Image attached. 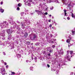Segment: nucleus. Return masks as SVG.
<instances>
[{
	"label": "nucleus",
	"mask_w": 75,
	"mask_h": 75,
	"mask_svg": "<svg viewBox=\"0 0 75 75\" xmlns=\"http://www.w3.org/2000/svg\"><path fill=\"white\" fill-rule=\"evenodd\" d=\"M0 25L1 27V28H5L7 27L8 25V23L6 21L4 22L3 23H1L0 24Z\"/></svg>",
	"instance_id": "f257e3e1"
},
{
	"label": "nucleus",
	"mask_w": 75,
	"mask_h": 75,
	"mask_svg": "<svg viewBox=\"0 0 75 75\" xmlns=\"http://www.w3.org/2000/svg\"><path fill=\"white\" fill-rule=\"evenodd\" d=\"M6 31L8 34V35H9V38H8V39H9V40L11 39V38L12 37L11 36V35L10 34H11L12 33L13 31H12L11 29H8Z\"/></svg>",
	"instance_id": "f03ea898"
},
{
	"label": "nucleus",
	"mask_w": 75,
	"mask_h": 75,
	"mask_svg": "<svg viewBox=\"0 0 75 75\" xmlns=\"http://www.w3.org/2000/svg\"><path fill=\"white\" fill-rule=\"evenodd\" d=\"M56 1L57 3H59L58 0H46L47 3H50L51 2H56Z\"/></svg>",
	"instance_id": "7ed1b4c3"
},
{
	"label": "nucleus",
	"mask_w": 75,
	"mask_h": 75,
	"mask_svg": "<svg viewBox=\"0 0 75 75\" xmlns=\"http://www.w3.org/2000/svg\"><path fill=\"white\" fill-rule=\"evenodd\" d=\"M67 54L65 56V57L66 58H67L69 61H71V60H70V56H69V55H68L69 53V51H67Z\"/></svg>",
	"instance_id": "20e7f679"
},
{
	"label": "nucleus",
	"mask_w": 75,
	"mask_h": 75,
	"mask_svg": "<svg viewBox=\"0 0 75 75\" xmlns=\"http://www.w3.org/2000/svg\"><path fill=\"white\" fill-rule=\"evenodd\" d=\"M70 9V13H71V17H72V18H75V14H74L73 13H72V11H73V10L72 9H71L70 8H69Z\"/></svg>",
	"instance_id": "39448f33"
},
{
	"label": "nucleus",
	"mask_w": 75,
	"mask_h": 75,
	"mask_svg": "<svg viewBox=\"0 0 75 75\" xmlns=\"http://www.w3.org/2000/svg\"><path fill=\"white\" fill-rule=\"evenodd\" d=\"M30 21L29 20H25V21L23 22H22V27H23V26H24V23H29V24H30V22L29 21Z\"/></svg>",
	"instance_id": "423d86ee"
},
{
	"label": "nucleus",
	"mask_w": 75,
	"mask_h": 75,
	"mask_svg": "<svg viewBox=\"0 0 75 75\" xmlns=\"http://www.w3.org/2000/svg\"><path fill=\"white\" fill-rule=\"evenodd\" d=\"M29 2H32V4H35L34 1H36V3H38L40 1L39 0H29Z\"/></svg>",
	"instance_id": "0eeeda50"
},
{
	"label": "nucleus",
	"mask_w": 75,
	"mask_h": 75,
	"mask_svg": "<svg viewBox=\"0 0 75 75\" xmlns=\"http://www.w3.org/2000/svg\"><path fill=\"white\" fill-rule=\"evenodd\" d=\"M33 36H32L31 38V40H35L36 39V38H37V36H36V35L35 34H34L33 35Z\"/></svg>",
	"instance_id": "6e6552de"
},
{
	"label": "nucleus",
	"mask_w": 75,
	"mask_h": 75,
	"mask_svg": "<svg viewBox=\"0 0 75 75\" xmlns=\"http://www.w3.org/2000/svg\"><path fill=\"white\" fill-rule=\"evenodd\" d=\"M46 4V3L43 4V6H45L43 8L45 9V10H46V11H47L48 8V7H47V6L45 5Z\"/></svg>",
	"instance_id": "1a4fd4ad"
},
{
	"label": "nucleus",
	"mask_w": 75,
	"mask_h": 75,
	"mask_svg": "<svg viewBox=\"0 0 75 75\" xmlns=\"http://www.w3.org/2000/svg\"><path fill=\"white\" fill-rule=\"evenodd\" d=\"M35 11L38 13V15H41V14H42V12H41L40 11H38V10H35Z\"/></svg>",
	"instance_id": "9d476101"
},
{
	"label": "nucleus",
	"mask_w": 75,
	"mask_h": 75,
	"mask_svg": "<svg viewBox=\"0 0 75 75\" xmlns=\"http://www.w3.org/2000/svg\"><path fill=\"white\" fill-rule=\"evenodd\" d=\"M71 32L72 35H74L75 33V29H74V30H71Z\"/></svg>",
	"instance_id": "9b49d317"
},
{
	"label": "nucleus",
	"mask_w": 75,
	"mask_h": 75,
	"mask_svg": "<svg viewBox=\"0 0 75 75\" xmlns=\"http://www.w3.org/2000/svg\"><path fill=\"white\" fill-rule=\"evenodd\" d=\"M71 4V0H69V1L68 2V7H70Z\"/></svg>",
	"instance_id": "f8f14e48"
},
{
	"label": "nucleus",
	"mask_w": 75,
	"mask_h": 75,
	"mask_svg": "<svg viewBox=\"0 0 75 75\" xmlns=\"http://www.w3.org/2000/svg\"><path fill=\"white\" fill-rule=\"evenodd\" d=\"M25 4L26 5H28V6H31V4L30 3L28 2V1H27L26 3H25Z\"/></svg>",
	"instance_id": "ddd939ff"
},
{
	"label": "nucleus",
	"mask_w": 75,
	"mask_h": 75,
	"mask_svg": "<svg viewBox=\"0 0 75 75\" xmlns=\"http://www.w3.org/2000/svg\"><path fill=\"white\" fill-rule=\"evenodd\" d=\"M64 11V14H65L64 15V16H67V13H66V12H67V10Z\"/></svg>",
	"instance_id": "4468645a"
},
{
	"label": "nucleus",
	"mask_w": 75,
	"mask_h": 75,
	"mask_svg": "<svg viewBox=\"0 0 75 75\" xmlns=\"http://www.w3.org/2000/svg\"><path fill=\"white\" fill-rule=\"evenodd\" d=\"M66 42H67V43H69V42H70V40L69 39H67L66 40Z\"/></svg>",
	"instance_id": "2eb2a0df"
},
{
	"label": "nucleus",
	"mask_w": 75,
	"mask_h": 75,
	"mask_svg": "<svg viewBox=\"0 0 75 75\" xmlns=\"http://www.w3.org/2000/svg\"><path fill=\"white\" fill-rule=\"evenodd\" d=\"M0 11L1 12V13H3L4 12V10H3V9H1L0 10Z\"/></svg>",
	"instance_id": "dca6fc26"
},
{
	"label": "nucleus",
	"mask_w": 75,
	"mask_h": 75,
	"mask_svg": "<svg viewBox=\"0 0 75 75\" xmlns=\"http://www.w3.org/2000/svg\"><path fill=\"white\" fill-rule=\"evenodd\" d=\"M70 54H71V55H72L73 54V51H70Z\"/></svg>",
	"instance_id": "f3484780"
},
{
	"label": "nucleus",
	"mask_w": 75,
	"mask_h": 75,
	"mask_svg": "<svg viewBox=\"0 0 75 75\" xmlns=\"http://www.w3.org/2000/svg\"><path fill=\"white\" fill-rule=\"evenodd\" d=\"M27 35H28V33H25L24 35V36H25V37H27Z\"/></svg>",
	"instance_id": "a211bd4d"
},
{
	"label": "nucleus",
	"mask_w": 75,
	"mask_h": 75,
	"mask_svg": "<svg viewBox=\"0 0 75 75\" xmlns=\"http://www.w3.org/2000/svg\"><path fill=\"white\" fill-rule=\"evenodd\" d=\"M18 7H21V4L19 3L18 4Z\"/></svg>",
	"instance_id": "6ab92c4d"
},
{
	"label": "nucleus",
	"mask_w": 75,
	"mask_h": 75,
	"mask_svg": "<svg viewBox=\"0 0 75 75\" xmlns=\"http://www.w3.org/2000/svg\"><path fill=\"white\" fill-rule=\"evenodd\" d=\"M30 69L31 70V71H33V67H30Z\"/></svg>",
	"instance_id": "aec40b11"
},
{
	"label": "nucleus",
	"mask_w": 75,
	"mask_h": 75,
	"mask_svg": "<svg viewBox=\"0 0 75 75\" xmlns=\"http://www.w3.org/2000/svg\"><path fill=\"white\" fill-rule=\"evenodd\" d=\"M40 45V43L37 42L35 44V45Z\"/></svg>",
	"instance_id": "412c9836"
},
{
	"label": "nucleus",
	"mask_w": 75,
	"mask_h": 75,
	"mask_svg": "<svg viewBox=\"0 0 75 75\" xmlns=\"http://www.w3.org/2000/svg\"><path fill=\"white\" fill-rule=\"evenodd\" d=\"M11 74H11V75H14V74H15V72H11Z\"/></svg>",
	"instance_id": "4be33fe9"
},
{
	"label": "nucleus",
	"mask_w": 75,
	"mask_h": 75,
	"mask_svg": "<svg viewBox=\"0 0 75 75\" xmlns=\"http://www.w3.org/2000/svg\"><path fill=\"white\" fill-rule=\"evenodd\" d=\"M17 10L19 11L20 10V8L19 7H18L16 9Z\"/></svg>",
	"instance_id": "5701e85b"
},
{
	"label": "nucleus",
	"mask_w": 75,
	"mask_h": 75,
	"mask_svg": "<svg viewBox=\"0 0 75 75\" xmlns=\"http://www.w3.org/2000/svg\"><path fill=\"white\" fill-rule=\"evenodd\" d=\"M68 38H69V39L70 40H71V39H72V38H71V37L69 36Z\"/></svg>",
	"instance_id": "b1692460"
},
{
	"label": "nucleus",
	"mask_w": 75,
	"mask_h": 75,
	"mask_svg": "<svg viewBox=\"0 0 75 75\" xmlns=\"http://www.w3.org/2000/svg\"><path fill=\"white\" fill-rule=\"evenodd\" d=\"M49 52H53V50H50Z\"/></svg>",
	"instance_id": "393cba45"
},
{
	"label": "nucleus",
	"mask_w": 75,
	"mask_h": 75,
	"mask_svg": "<svg viewBox=\"0 0 75 75\" xmlns=\"http://www.w3.org/2000/svg\"><path fill=\"white\" fill-rule=\"evenodd\" d=\"M58 72H59V71L58 70L56 72V74H58Z\"/></svg>",
	"instance_id": "a878e982"
},
{
	"label": "nucleus",
	"mask_w": 75,
	"mask_h": 75,
	"mask_svg": "<svg viewBox=\"0 0 75 75\" xmlns=\"http://www.w3.org/2000/svg\"><path fill=\"white\" fill-rule=\"evenodd\" d=\"M62 1L63 2H65V1H66L67 0H62Z\"/></svg>",
	"instance_id": "bb28decb"
},
{
	"label": "nucleus",
	"mask_w": 75,
	"mask_h": 75,
	"mask_svg": "<svg viewBox=\"0 0 75 75\" xmlns=\"http://www.w3.org/2000/svg\"><path fill=\"white\" fill-rule=\"evenodd\" d=\"M47 66L48 68H50V65H49V64H47Z\"/></svg>",
	"instance_id": "cd10ccee"
},
{
	"label": "nucleus",
	"mask_w": 75,
	"mask_h": 75,
	"mask_svg": "<svg viewBox=\"0 0 75 75\" xmlns=\"http://www.w3.org/2000/svg\"><path fill=\"white\" fill-rule=\"evenodd\" d=\"M45 15H48V13L47 12H46L44 13Z\"/></svg>",
	"instance_id": "c85d7f7f"
},
{
	"label": "nucleus",
	"mask_w": 75,
	"mask_h": 75,
	"mask_svg": "<svg viewBox=\"0 0 75 75\" xmlns=\"http://www.w3.org/2000/svg\"><path fill=\"white\" fill-rule=\"evenodd\" d=\"M5 33V30H3V32H2V34H4V33Z\"/></svg>",
	"instance_id": "c756f323"
},
{
	"label": "nucleus",
	"mask_w": 75,
	"mask_h": 75,
	"mask_svg": "<svg viewBox=\"0 0 75 75\" xmlns=\"http://www.w3.org/2000/svg\"><path fill=\"white\" fill-rule=\"evenodd\" d=\"M27 44H28V45H30V42H28L27 43Z\"/></svg>",
	"instance_id": "7c9ffc66"
},
{
	"label": "nucleus",
	"mask_w": 75,
	"mask_h": 75,
	"mask_svg": "<svg viewBox=\"0 0 75 75\" xmlns=\"http://www.w3.org/2000/svg\"><path fill=\"white\" fill-rule=\"evenodd\" d=\"M52 48H55V45H53L52 46Z\"/></svg>",
	"instance_id": "2f4dec72"
},
{
	"label": "nucleus",
	"mask_w": 75,
	"mask_h": 75,
	"mask_svg": "<svg viewBox=\"0 0 75 75\" xmlns=\"http://www.w3.org/2000/svg\"><path fill=\"white\" fill-rule=\"evenodd\" d=\"M67 20H70V18L69 17H68L67 18Z\"/></svg>",
	"instance_id": "473e14b6"
},
{
	"label": "nucleus",
	"mask_w": 75,
	"mask_h": 75,
	"mask_svg": "<svg viewBox=\"0 0 75 75\" xmlns=\"http://www.w3.org/2000/svg\"><path fill=\"white\" fill-rule=\"evenodd\" d=\"M53 7H52L50 8V10H53Z\"/></svg>",
	"instance_id": "72a5a7b5"
},
{
	"label": "nucleus",
	"mask_w": 75,
	"mask_h": 75,
	"mask_svg": "<svg viewBox=\"0 0 75 75\" xmlns=\"http://www.w3.org/2000/svg\"><path fill=\"white\" fill-rule=\"evenodd\" d=\"M61 54H62V55H63V54H64V51H62V52Z\"/></svg>",
	"instance_id": "f704fd0d"
},
{
	"label": "nucleus",
	"mask_w": 75,
	"mask_h": 75,
	"mask_svg": "<svg viewBox=\"0 0 75 75\" xmlns=\"http://www.w3.org/2000/svg\"><path fill=\"white\" fill-rule=\"evenodd\" d=\"M18 55H19V56H20V57H21V55L20 54H18L17 55V57H18Z\"/></svg>",
	"instance_id": "c9c22d12"
},
{
	"label": "nucleus",
	"mask_w": 75,
	"mask_h": 75,
	"mask_svg": "<svg viewBox=\"0 0 75 75\" xmlns=\"http://www.w3.org/2000/svg\"><path fill=\"white\" fill-rule=\"evenodd\" d=\"M3 54L4 55H6V53H5V52H3Z\"/></svg>",
	"instance_id": "e433bc0d"
},
{
	"label": "nucleus",
	"mask_w": 75,
	"mask_h": 75,
	"mask_svg": "<svg viewBox=\"0 0 75 75\" xmlns=\"http://www.w3.org/2000/svg\"><path fill=\"white\" fill-rule=\"evenodd\" d=\"M4 64L5 65H7V63L6 62H4Z\"/></svg>",
	"instance_id": "4c0bfd02"
},
{
	"label": "nucleus",
	"mask_w": 75,
	"mask_h": 75,
	"mask_svg": "<svg viewBox=\"0 0 75 75\" xmlns=\"http://www.w3.org/2000/svg\"><path fill=\"white\" fill-rule=\"evenodd\" d=\"M24 13H23V12L21 13V16H22L23 15V14H24Z\"/></svg>",
	"instance_id": "58836bf2"
},
{
	"label": "nucleus",
	"mask_w": 75,
	"mask_h": 75,
	"mask_svg": "<svg viewBox=\"0 0 75 75\" xmlns=\"http://www.w3.org/2000/svg\"><path fill=\"white\" fill-rule=\"evenodd\" d=\"M40 6V7H41L42 6V4H40L39 5Z\"/></svg>",
	"instance_id": "ea45409f"
},
{
	"label": "nucleus",
	"mask_w": 75,
	"mask_h": 75,
	"mask_svg": "<svg viewBox=\"0 0 75 75\" xmlns=\"http://www.w3.org/2000/svg\"><path fill=\"white\" fill-rule=\"evenodd\" d=\"M1 62L2 63H3V62H4V61H3V60H1Z\"/></svg>",
	"instance_id": "a19ab883"
},
{
	"label": "nucleus",
	"mask_w": 75,
	"mask_h": 75,
	"mask_svg": "<svg viewBox=\"0 0 75 75\" xmlns=\"http://www.w3.org/2000/svg\"><path fill=\"white\" fill-rule=\"evenodd\" d=\"M3 2L2 1L1 2V5L2 4H3Z\"/></svg>",
	"instance_id": "79ce46f5"
},
{
	"label": "nucleus",
	"mask_w": 75,
	"mask_h": 75,
	"mask_svg": "<svg viewBox=\"0 0 75 75\" xmlns=\"http://www.w3.org/2000/svg\"><path fill=\"white\" fill-rule=\"evenodd\" d=\"M49 27H52V25L50 24L49 26Z\"/></svg>",
	"instance_id": "37998d69"
},
{
	"label": "nucleus",
	"mask_w": 75,
	"mask_h": 75,
	"mask_svg": "<svg viewBox=\"0 0 75 75\" xmlns=\"http://www.w3.org/2000/svg\"><path fill=\"white\" fill-rule=\"evenodd\" d=\"M51 71H54V69H51Z\"/></svg>",
	"instance_id": "c03bdc74"
},
{
	"label": "nucleus",
	"mask_w": 75,
	"mask_h": 75,
	"mask_svg": "<svg viewBox=\"0 0 75 75\" xmlns=\"http://www.w3.org/2000/svg\"><path fill=\"white\" fill-rule=\"evenodd\" d=\"M23 1H24V2L25 3V2H26V0H23Z\"/></svg>",
	"instance_id": "a18cd8bd"
},
{
	"label": "nucleus",
	"mask_w": 75,
	"mask_h": 75,
	"mask_svg": "<svg viewBox=\"0 0 75 75\" xmlns=\"http://www.w3.org/2000/svg\"><path fill=\"white\" fill-rule=\"evenodd\" d=\"M8 67V65H7L6 66V68H7V67Z\"/></svg>",
	"instance_id": "49530a36"
},
{
	"label": "nucleus",
	"mask_w": 75,
	"mask_h": 75,
	"mask_svg": "<svg viewBox=\"0 0 75 75\" xmlns=\"http://www.w3.org/2000/svg\"><path fill=\"white\" fill-rule=\"evenodd\" d=\"M39 0V1H41L42 0ZM45 0H43V1H45Z\"/></svg>",
	"instance_id": "de8ad7c7"
},
{
	"label": "nucleus",
	"mask_w": 75,
	"mask_h": 75,
	"mask_svg": "<svg viewBox=\"0 0 75 75\" xmlns=\"http://www.w3.org/2000/svg\"><path fill=\"white\" fill-rule=\"evenodd\" d=\"M25 11H26V12L28 11V10H25Z\"/></svg>",
	"instance_id": "09e8293b"
},
{
	"label": "nucleus",
	"mask_w": 75,
	"mask_h": 75,
	"mask_svg": "<svg viewBox=\"0 0 75 75\" xmlns=\"http://www.w3.org/2000/svg\"><path fill=\"white\" fill-rule=\"evenodd\" d=\"M71 75H72V74H73V72H71Z\"/></svg>",
	"instance_id": "8fccbe9b"
},
{
	"label": "nucleus",
	"mask_w": 75,
	"mask_h": 75,
	"mask_svg": "<svg viewBox=\"0 0 75 75\" xmlns=\"http://www.w3.org/2000/svg\"><path fill=\"white\" fill-rule=\"evenodd\" d=\"M49 22H51V20H49Z\"/></svg>",
	"instance_id": "3c124183"
},
{
	"label": "nucleus",
	"mask_w": 75,
	"mask_h": 75,
	"mask_svg": "<svg viewBox=\"0 0 75 75\" xmlns=\"http://www.w3.org/2000/svg\"><path fill=\"white\" fill-rule=\"evenodd\" d=\"M26 62H28V60H26Z\"/></svg>",
	"instance_id": "603ef678"
},
{
	"label": "nucleus",
	"mask_w": 75,
	"mask_h": 75,
	"mask_svg": "<svg viewBox=\"0 0 75 75\" xmlns=\"http://www.w3.org/2000/svg\"><path fill=\"white\" fill-rule=\"evenodd\" d=\"M17 23H19V21H17Z\"/></svg>",
	"instance_id": "864d4df0"
},
{
	"label": "nucleus",
	"mask_w": 75,
	"mask_h": 75,
	"mask_svg": "<svg viewBox=\"0 0 75 75\" xmlns=\"http://www.w3.org/2000/svg\"><path fill=\"white\" fill-rule=\"evenodd\" d=\"M50 36H51V37H52V35H51Z\"/></svg>",
	"instance_id": "5fc2aeb1"
},
{
	"label": "nucleus",
	"mask_w": 75,
	"mask_h": 75,
	"mask_svg": "<svg viewBox=\"0 0 75 75\" xmlns=\"http://www.w3.org/2000/svg\"><path fill=\"white\" fill-rule=\"evenodd\" d=\"M54 42L53 41H52L51 43H52V44H53V43Z\"/></svg>",
	"instance_id": "6e6d98bb"
},
{
	"label": "nucleus",
	"mask_w": 75,
	"mask_h": 75,
	"mask_svg": "<svg viewBox=\"0 0 75 75\" xmlns=\"http://www.w3.org/2000/svg\"><path fill=\"white\" fill-rule=\"evenodd\" d=\"M50 54H48V55L49 56H50Z\"/></svg>",
	"instance_id": "4d7b16f0"
},
{
	"label": "nucleus",
	"mask_w": 75,
	"mask_h": 75,
	"mask_svg": "<svg viewBox=\"0 0 75 75\" xmlns=\"http://www.w3.org/2000/svg\"><path fill=\"white\" fill-rule=\"evenodd\" d=\"M35 60H36L37 59V58H36V57H35Z\"/></svg>",
	"instance_id": "13d9d810"
},
{
	"label": "nucleus",
	"mask_w": 75,
	"mask_h": 75,
	"mask_svg": "<svg viewBox=\"0 0 75 75\" xmlns=\"http://www.w3.org/2000/svg\"><path fill=\"white\" fill-rule=\"evenodd\" d=\"M35 62H37V59L36 60H35Z\"/></svg>",
	"instance_id": "bf43d9fd"
},
{
	"label": "nucleus",
	"mask_w": 75,
	"mask_h": 75,
	"mask_svg": "<svg viewBox=\"0 0 75 75\" xmlns=\"http://www.w3.org/2000/svg\"><path fill=\"white\" fill-rule=\"evenodd\" d=\"M50 17H51L52 16L51 15H49Z\"/></svg>",
	"instance_id": "052dcab7"
},
{
	"label": "nucleus",
	"mask_w": 75,
	"mask_h": 75,
	"mask_svg": "<svg viewBox=\"0 0 75 75\" xmlns=\"http://www.w3.org/2000/svg\"><path fill=\"white\" fill-rule=\"evenodd\" d=\"M55 40H56L55 39L54 40H53V41H55Z\"/></svg>",
	"instance_id": "680f3d73"
},
{
	"label": "nucleus",
	"mask_w": 75,
	"mask_h": 75,
	"mask_svg": "<svg viewBox=\"0 0 75 75\" xmlns=\"http://www.w3.org/2000/svg\"><path fill=\"white\" fill-rule=\"evenodd\" d=\"M32 60L33 59V57H32Z\"/></svg>",
	"instance_id": "e2e57ef3"
},
{
	"label": "nucleus",
	"mask_w": 75,
	"mask_h": 75,
	"mask_svg": "<svg viewBox=\"0 0 75 75\" xmlns=\"http://www.w3.org/2000/svg\"><path fill=\"white\" fill-rule=\"evenodd\" d=\"M54 18V16H52V18Z\"/></svg>",
	"instance_id": "0e129e2a"
},
{
	"label": "nucleus",
	"mask_w": 75,
	"mask_h": 75,
	"mask_svg": "<svg viewBox=\"0 0 75 75\" xmlns=\"http://www.w3.org/2000/svg\"><path fill=\"white\" fill-rule=\"evenodd\" d=\"M64 19H65V20H66V18H64Z\"/></svg>",
	"instance_id": "69168bd1"
},
{
	"label": "nucleus",
	"mask_w": 75,
	"mask_h": 75,
	"mask_svg": "<svg viewBox=\"0 0 75 75\" xmlns=\"http://www.w3.org/2000/svg\"><path fill=\"white\" fill-rule=\"evenodd\" d=\"M64 65H66V64H64Z\"/></svg>",
	"instance_id": "338daca9"
},
{
	"label": "nucleus",
	"mask_w": 75,
	"mask_h": 75,
	"mask_svg": "<svg viewBox=\"0 0 75 75\" xmlns=\"http://www.w3.org/2000/svg\"><path fill=\"white\" fill-rule=\"evenodd\" d=\"M56 24H55V25H56Z\"/></svg>",
	"instance_id": "774afa93"
}]
</instances>
